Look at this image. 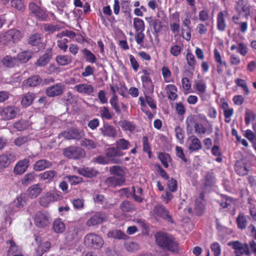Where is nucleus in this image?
Listing matches in <instances>:
<instances>
[{"instance_id":"1","label":"nucleus","mask_w":256,"mask_h":256,"mask_svg":"<svg viewBox=\"0 0 256 256\" xmlns=\"http://www.w3.org/2000/svg\"><path fill=\"white\" fill-rule=\"evenodd\" d=\"M154 237L156 244L162 249L172 252L178 250V243L172 235L167 233L158 232L156 234Z\"/></svg>"},{"instance_id":"2","label":"nucleus","mask_w":256,"mask_h":256,"mask_svg":"<svg viewBox=\"0 0 256 256\" xmlns=\"http://www.w3.org/2000/svg\"><path fill=\"white\" fill-rule=\"evenodd\" d=\"M62 198L61 192L57 190H50L46 193L40 199V204L44 207H47L52 202L60 200Z\"/></svg>"},{"instance_id":"3","label":"nucleus","mask_w":256,"mask_h":256,"mask_svg":"<svg viewBox=\"0 0 256 256\" xmlns=\"http://www.w3.org/2000/svg\"><path fill=\"white\" fill-rule=\"evenodd\" d=\"M22 38L21 32L16 30H10L0 35V44L5 46L10 42H16Z\"/></svg>"},{"instance_id":"4","label":"nucleus","mask_w":256,"mask_h":256,"mask_svg":"<svg viewBox=\"0 0 256 256\" xmlns=\"http://www.w3.org/2000/svg\"><path fill=\"white\" fill-rule=\"evenodd\" d=\"M143 74L140 76L142 87L144 92L151 94L154 90V84L150 76L152 74V70L147 68L142 70Z\"/></svg>"},{"instance_id":"5","label":"nucleus","mask_w":256,"mask_h":256,"mask_svg":"<svg viewBox=\"0 0 256 256\" xmlns=\"http://www.w3.org/2000/svg\"><path fill=\"white\" fill-rule=\"evenodd\" d=\"M152 216L156 218H161L169 222H174L172 215L170 211L163 204H158L154 206L152 210Z\"/></svg>"},{"instance_id":"6","label":"nucleus","mask_w":256,"mask_h":256,"mask_svg":"<svg viewBox=\"0 0 256 256\" xmlns=\"http://www.w3.org/2000/svg\"><path fill=\"white\" fill-rule=\"evenodd\" d=\"M84 244L88 247L99 249L102 246L104 240L99 235L91 232L88 234L84 236Z\"/></svg>"},{"instance_id":"7","label":"nucleus","mask_w":256,"mask_h":256,"mask_svg":"<svg viewBox=\"0 0 256 256\" xmlns=\"http://www.w3.org/2000/svg\"><path fill=\"white\" fill-rule=\"evenodd\" d=\"M228 246L234 250V254L236 256H242L246 255L250 256L251 254L249 246L247 243H242L238 240L230 242Z\"/></svg>"},{"instance_id":"8","label":"nucleus","mask_w":256,"mask_h":256,"mask_svg":"<svg viewBox=\"0 0 256 256\" xmlns=\"http://www.w3.org/2000/svg\"><path fill=\"white\" fill-rule=\"evenodd\" d=\"M34 222L36 227L44 228L50 224V216L49 214L44 210L37 212L34 217Z\"/></svg>"},{"instance_id":"9","label":"nucleus","mask_w":256,"mask_h":256,"mask_svg":"<svg viewBox=\"0 0 256 256\" xmlns=\"http://www.w3.org/2000/svg\"><path fill=\"white\" fill-rule=\"evenodd\" d=\"M85 152L79 146H70L63 150L64 156L69 159L78 160L85 156Z\"/></svg>"},{"instance_id":"10","label":"nucleus","mask_w":256,"mask_h":256,"mask_svg":"<svg viewBox=\"0 0 256 256\" xmlns=\"http://www.w3.org/2000/svg\"><path fill=\"white\" fill-rule=\"evenodd\" d=\"M146 20L150 28L154 30L153 34L156 37L166 28V26L164 24V22L156 17H146Z\"/></svg>"},{"instance_id":"11","label":"nucleus","mask_w":256,"mask_h":256,"mask_svg":"<svg viewBox=\"0 0 256 256\" xmlns=\"http://www.w3.org/2000/svg\"><path fill=\"white\" fill-rule=\"evenodd\" d=\"M105 154L107 159L111 163L120 164L122 162L121 160L119 158H116L122 156L124 154L116 147H110L106 150Z\"/></svg>"},{"instance_id":"12","label":"nucleus","mask_w":256,"mask_h":256,"mask_svg":"<svg viewBox=\"0 0 256 256\" xmlns=\"http://www.w3.org/2000/svg\"><path fill=\"white\" fill-rule=\"evenodd\" d=\"M106 217L102 212H96L86 221V225L88 227H93L101 224L105 221Z\"/></svg>"},{"instance_id":"13","label":"nucleus","mask_w":256,"mask_h":256,"mask_svg":"<svg viewBox=\"0 0 256 256\" xmlns=\"http://www.w3.org/2000/svg\"><path fill=\"white\" fill-rule=\"evenodd\" d=\"M187 128L192 127L194 126V131L197 135L201 138L204 137L206 132L207 128L203 124L196 122L194 118L192 117L188 118L186 121Z\"/></svg>"},{"instance_id":"14","label":"nucleus","mask_w":256,"mask_h":256,"mask_svg":"<svg viewBox=\"0 0 256 256\" xmlns=\"http://www.w3.org/2000/svg\"><path fill=\"white\" fill-rule=\"evenodd\" d=\"M82 136V134L78 129L76 128H70L67 131H64L60 133L58 137L60 138H62L66 140H80Z\"/></svg>"},{"instance_id":"15","label":"nucleus","mask_w":256,"mask_h":256,"mask_svg":"<svg viewBox=\"0 0 256 256\" xmlns=\"http://www.w3.org/2000/svg\"><path fill=\"white\" fill-rule=\"evenodd\" d=\"M64 86L61 83H57L48 87L46 90V94L48 97H55L60 96L64 92Z\"/></svg>"},{"instance_id":"16","label":"nucleus","mask_w":256,"mask_h":256,"mask_svg":"<svg viewBox=\"0 0 256 256\" xmlns=\"http://www.w3.org/2000/svg\"><path fill=\"white\" fill-rule=\"evenodd\" d=\"M205 195L203 192H200L195 200L194 210L198 215L202 214L206 208V200L204 199Z\"/></svg>"},{"instance_id":"17","label":"nucleus","mask_w":256,"mask_h":256,"mask_svg":"<svg viewBox=\"0 0 256 256\" xmlns=\"http://www.w3.org/2000/svg\"><path fill=\"white\" fill-rule=\"evenodd\" d=\"M250 4L244 0H239L235 6V9L238 14L246 17L250 14Z\"/></svg>"},{"instance_id":"18","label":"nucleus","mask_w":256,"mask_h":256,"mask_svg":"<svg viewBox=\"0 0 256 256\" xmlns=\"http://www.w3.org/2000/svg\"><path fill=\"white\" fill-rule=\"evenodd\" d=\"M30 160L28 158L20 160L14 168V172L16 175H22L28 170L30 166Z\"/></svg>"},{"instance_id":"19","label":"nucleus","mask_w":256,"mask_h":256,"mask_svg":"<svg viewBox=\"0 0 256 256\" xmlns=\"http://www.w3.org/2000/svg\"><path fill=\"white\" fill-rule=\"evenodd\" d=\"M16 108L13 106H8L4 108L0 112V116L4 120H12L16 117Z\"/></svg>"},{"instance_id":"20","label":"nucleus","mask_w":256,"mask_h":256,"mask_svg":"<svg viewBox=\"0 0 256 256\" xmlns=\"http://www.w3.org/2000/svg\"><path fill=\"white\" fill-rule=\"evenodd\" d=\"M16 156L12 152H6L0 155V170L5 168L15 160Z\"/></svg>"},{"instance_id":"21","label":"nucleus","mask_w":256,"mask_h":256,"mask_svg":"<svg viewBox=\"0 0 256 256\" xmlns=\"http://www.w3.org/2000/svg\"><path fill=\"white\" fill-rule=\"evenodd\" d=\"M102 134L106 137L115 138L118 134L117 130L114 126L108 123L104 124L100 128Z\"/></svg>"},{"instance_id":"22","label":"nucleus","mask_w":256,"mask_h":256,"mask_svg":"<svg viewBox=\"0 0 256 256\" xmlns=\"http://www.w3.org/2000/svg\"><path fill=\"white\" fill-rule=\"evenodd\" d=\"M125 182L126 178L116 176L108 177L105 180V184L107 186L112 188L122 186Z\"/></svg>"},{"instance_id":"23","label":"nucleus","mask_w":256,"mask_h":256,"mask_svg":"<svg viewBox=\"0 0 256 256\" xmlns=\"http://www.w3.org/2000/svg\"><path fill=\"white\" fill-rule=\"evenodd\" d=\"M14 206L18 210H11V212L14 213L16 212L22 208L27 204V199L26 194L24 193H22L20 194L17 196L16 198L13 201Z\"/></svg>"},{"instance_id":"24","label":"nucleus","mask_w":256,"mask_h":256,"mask_svg":"<svg viewBox=\"0 0 256 256\" xmlns=\"http://www.w3.org/2000/svg\"><path fill=\"white\" fill-rule=\"evenodd\" d=\"M29 9L30 13L44 20L46 18L47 15L44 11L42 10L38 6L35 2H31L29 4Z\"/></svg>"},{"instance_id":"25","label":"nucleus","mask_w":256,"mask_h":256,"mask_svg":"<svg viewBox=\"0 0 256 256\" xmlns=\"http://www.w3.org/2000/svg\"><path fill=\"white\" fill-rule=\"evenodd\" d=\"M52 56V48H47L44 54L41 56L36 62L38 66H46L50 60Z\"/></svg>"},{"instance_id":"26","label":"nucleus","mask_w":256,"mask_h":256,"mask_svg":"<svg viewBox=\"0 0 256 256\" xmlns=\"http://www.w3.org/2000/svg\"><path fill=\"white\" fill-rule=\"evenodd\" d=\"M52 166V162L46 159H40L35 162L33 169L36 172H40L47 168H50Z\"/></svg>"},{"instance_id":"27","label":"nucleus","mask_w":256,"mask_h":256,"mask_svg":"<svg viewBox=\"0 0 256 256\" xmlns=\"http://www.w3.org/2000/svg\"><path fill=\"white\" fill-rule=\"evenodd\" d=\"M42 79L38 75L30 76L22 82V86L24 88L36 87L42 82Z\"/></svg>"},{"instance_id":"28","label":"nucleus","mask_w":256,"mask_h":256,"mask_svg":"<svg viewBox=\"0 0 256 256\" xmlns=\"http://www.w3.org/2000/svg\"><path fill=\"white\" fill-rule=\"evenodd\" d=\"M74 90L80 94L91 95L94 92V88L91 84L86 83L78 84L74 86Z\"/></svg>"},{"instance_id":"29","label":"nucleus","mask_w":256,"mask_h":256,"mask_svg":"<svg viewBox=\"0 0 256 256\" xmlns=\"http://www.w3.org/2000/svg\"><path fill=\"white\" fill-rule=\"evenodd\" d=\"M42 192V188L39 184L30 186L27 190L26 194L32 199L38 197Z\"/></svg>"},{"instance_id":"30","label":"nucleus","mask_w":256,"mask_h":256,"mask_svg":"<svg viewBox=\"0 0 256 256\" xmlns=\"http://www.w3.org/2000/svg\"><path fill=\"white\" fill-rule=\"evenodd\" d=\"M42 35L36 32L29 36L28 40V44L32 46H40L42 44Z\"/></svg>"},{"instance_id":"31","label":"nucleus","mask_w":256,"mask_h":256,"mask_svg":"<svg viewBox=\"0 0 256 256\" xmlns=\"http://www.w3.org/2000/svg\"><path fill=\"white\" fill-rule=\"evenodd\" d=\"M188 140L190 141L188 150L190 152L196 151L202 148V144L198 138L195 136L190 137Z\"/></svg>"},{"instance_id":"32","label":"nucleus","mask_w":256,"mask_h":256,"mask_svg":"<svg viewBox=\"0 0 256 256\" xmlns=\"http://www.w3.org/2000/svg\"><path fill=\"white\" fill-rule=\"evenodd\" d=\"M165 90L168 94V97L170 100H174L178 98L176 92L178 88L173 84H167L165 87Z\"/></svg>"},{"instance_id":"33","label":"nucleus","mask_w":256,"mask_h":256,"mask_svg":"<svg viewBox=\"0 0 256 256\" xmlns=\"http://www.w3.org/2000/svg\"><path fill=\"white\" fill-rule=\"evenodd\" d=\"M78 172L80 175L90 178L96 176L98 174V172L95 169L88 167L80 168L78 170Z\"/></svg>"},{"instance_id":"34","label":"nucleus","mask_w":256,"mask_h":256,"mask_svg":"<svg viewBox=\"0 0 256 256\" xmlns=\"http://www.w3.org/2000/svg\"><path fill=\"white\" fill-rule=\"evenodd\" d=\"M249 219L250 218L248 216H244L242 213L240 214L236 220L238 228L242 230L245 229L248 225Z\"/></svg>"},{"instance_id":"35","label":"nucleus","mask_w":256,"mask_h":256,"mask_svg":"<svg viewBox=\"0 0 256 256\" xmlns=\"http://www.w3.org/2000/svg\"><path fill=\"white\" fill-rule=\"evenodd\" d=\"M110 174L114 176H118L120 178H125V168L120 166H113L110 168Z\"/></svg>"},{"instance_id":"36","label":"nucleus","mask_w":256,"mask_h":256,"mask_svg":"<svg viewBox=\"0 0 256 256\" xmlns=\"http://www.w3.org/2000/svg\"><path fill=\"white\" fill-rule=\"evenodd\" d=\"M57 175V172L54 170H49L41 173L40 175V178L48 182H50L53 181L54 178Z\"/></svg>"},{"instance_id":"37","label":"nucleus","mask_w":256,"mask_h":256,"mask_svg":"<svg viewBox=\"0 0 256 256\" xmlns=\"http://www.w3.org/2000/svg\"><path fill=\"white\" fill-rule=\"evenodd\" d=\"M184 50V46L182 43L178 44H172L170 47V52L174 57H178L180 56Z\"/></svg>"},{"instance_id":"38","label":"nucleus","mask_w":256,"mask_h":256,"mask_svg":"<svg viewBox=\"0 0 256 256\" xmlns=\"http://www.w3.org/2000/svg\"><path fill=\"white\" fill-rule=\"evenodd\" d=\"M161 71L164 82L165 83L174 82V80L172 77V72L168 66H162L161 68Z\"/></svg>"},{"instance_id":"39","label":"nucleus","mask_w":256,"mask_h":256,"mask_svg":"<svg viewBox=\"0 0 256 256\" xmlns=\"http://www.w3.org/2000/svg\"><path fill=\"white\" fill-rule=\"evenodd\" d=\"M52 228L55 232L60 234L65 230L66 226L60 218H56L53 222Z\"/></svg>"},{"instance_id":"40","label":"nucleus","mask_w":256,"mask_h":256,"mask_svg":"<svg viewBox=\"0 0 256 256\" xmlns=\"http://www.w3.org/2000/svg\"><path fill=\"white\" fill-rule=\"evenodd\" d=\"M82 52L86 62L91 64H94L96 62V57L90 50L84 48L82 50Z\"/></svg>"},{"instance_id":"41","label":"nucleus","mask_w":256,"mask_h":256,"mask_svg":"<svg viewBox=\"0 0 256 256\" xmlns=\"http://www.w3.org/2000/svg\"><path fill=\"white\" fill-rule=\"evenodd\" d=\"M107 236L108 238L118 240H126L128 238V236L124 232L119 230H114L110 231Z\"/></svg>"},{"instance_id":"42","label":"nucleus","mask_w":256,"mask_h":256,"mask_svg":"<svg viewBox=\"0 0 256 256\" xmlns=\"http://www.w3.org/2000/svg\"><path fill=\"white\" fill-rule=\"evenodd\" d=\"M56 61L58 64L64 66L72 62V58L69 55H58L56 57Z\"/></svg>"},{"instance_id":"43","label":"nucleus","mask_w":256,"mask_h":256,"mask_svg":"<svg viewBox=\"0 0 256 256\" xmlns=\"http://www.w3.org/2000/svg\"><path fill=\"white\" fill-rule=\"evenodd\" d=\"M132 196L136 202H142L144 198H142L143 190L142 188H137L136 190L134 186L132 187Z\"/></svg>"},{"instance_id":"44","label":"nucleus","mask_w":256,"mask_h":256,"mask_svg":"<svg viewBox=\"0 0 256 256\" xmlns=\"http://www.w3.org/2000/svg\"><path fill=\"white\" fill-rule=\"evenodd\" d=\"M35 98V95L34 93L28 92L22 97L21 104L23 106L27 107L30 106Z\"/></svg>"},{"instance_id":"45","label":"nucleus","mask_w":256,"mask_h":256,"mask_svg":"<svg viewBox=\"0 0 256 256\" xmlns=\"http://www.w3.org/2000/svg\"><path fill=\"white\" fill-rule=\"evenodd\" d=\"M158 158L165 168L168 167V162H170L172 160L171 157L168 154L160 152L158 154Z\"/></svg>"},{"instance_id":"46","label":"nucleus","mask_w":256,"mask_h":256,"mask_svg":"<svg viewBox=\"0 0 256 256\" xmlns=\"http://www.w3.org/2000/svg\"><path fill=\"white\" fill-rule=\"evenodd\" d=\"M130 146V144L128 140L120 138L116 142V147L120 150H128Z\"/></svg>"},{"instance_id":"47","label":"nucleus","mask_w":256,"mask_h":256,"mask_svg":"<svg viewBox=\"0 0 256 256\" xmlns=\"http://www.w3.org/2000/svg\"><path fill=\"white\" fill-rule=\"evenodd\" d=\"M120 126L124 131H129L130 132H133L136 128L135 124L132 122L127 120L120 121Z\"/></svg>"},{"instance_id":"48","label":"nucleus","mask_w":256,"mask_h":256,"mask_svg":"<svg viewBox=\"0 0 256 256\" xmlns=\"http://www.w3.org/2000/svg\"><path fill=\"white\" fill-rule=\"evenodd\" d=\"M80 146L88 150H92L96 148L98 143L92 140L84 138L80 142Z\"/></svg>"},{"instance_id":"49","label":"nucleus","mask_w":256,"mask_h":256,"mask_svg":"<svg viewBox=\"0 0 256 256\" xmlns=\"http://www.w3.org/2000/svg\"><path fill=\"white\" fill-rule=\"evenodd\" d=\"M256 114L251 110L246 108L245 111L244 122L246 126L250 124L251 121L255 120Z\"/></svg>"},{"instance_id":"50","label":"nucleus","mask_w":256,"mask_h":256,"mask_svg":"<svg viewBox=\"0 0 256 256\" xmlns=\"http://www.w3.org/2000/svg\"><path fill=\"white\" fill-rule=\"evenodd\" d=\"M78 232L76 230H72L68 232L66 234V240L72 244L76 242L78 240Z\"/></svg>"},{"instance_id":"51","label":"nucleus","mask_w":256,"mask_h":256,"mask_svg":"<svg viewBox=\"0 0 256 256\" xmlns=\"http://www.w3.org/2000/svg\"><path fill=\"white\" fill-rule=\"evenodd\" d=\"M134 27L136 32H144L145 29L144 21L140 18H134Z\"/></svg>"},{"instance_id":"52","label":"nucleus","mask_w":256,"mask_h":256,"mask_svg":"<svg viewBox=\"0 0 256 256\" xmlns=\"http://www.w3.org/2000/svg\"><path fill=\"white\" fill-rule=\"evenodd\" d=\"M36 176L34 172H32L25 174L22 180V184L23 185L27 186L32 182Z\"/></svg>"},{"instance_id":"53","label":"nucleus","mask_w":256,"mask_h":256,"mask_svg":"<svg viewBox=\"0 0 256 256\" xmlns=\"http://www.w3.org/2000/svg\"><path fill=\"white\" fill-rule=\"evenodd\" d=\"M8 242L10 246L8 251V256H12L21 252V250L19 248L18 246L16 245L12 240H10Z\"/></svg>"},{"instance_id":"54","label":"nucleus","mask_w":256,"mask_h":256,"mask_svg":"<svg viewBox=\"0 0 256 256\" xmlns=\"http://www.w3.org/2000/svg\"><path fill=\"white\" fill-rule=\"evenodd\" d=\"M32 58V52L28 50H26L19 53L17 56V58L19 61L22 63L28 62Z\"/></svg>"},{"instance_id":"55","label":"nucleus","mask_w":256,"mask_h":256,"mask_svg":"<svg viewBox=\"0 0 256 256\" xmlns=\"http://www.w3.org/2000/svg\"><path fill=\"white\" fill-rule=\"evenodd\" d=\"M100 115L102 119L110 120L113 116L112 112H110L108 108L106 106H103L100 108Z\"/></svg>"},{"instance_id":"56","label":"nucleus","mask_w":256,"mask_h":256,"mask_svg":"<svg viewBox=\"0 0 256 256\" xmlns=\"http://www.w3.org/2000/svg\"><path fill=\"white\" fill-rule=\"evenodd\" d=\"M4 66L8 68H12L16 64V58L10 56H6L2 60Z\"/></svg>"},{"instance_id":"57","label":"nucleus","mask_w":256,"mask_h":256,"mask_svg":"<svg viewBox=\"0 0 256 256\" xmlns=\"http://www.w3.org/2000/svg\"><path fill=\"white\" fill-rule=\"evenodd\" d=\"M11 6L16 10L23 12L25 9L24 0H10Z\"/></svg>"},{"instance_id":"58","label":"nucleus","mask_w":256,"mask_h":256,"mask_svg":"<svg viewBox=\"0 0 256 256\" xmlns=\"http://www.w3.org/2000/svg\"><path fill=\"white\" fill-rule=\"evenodd\" d=\"M217 26L218 30L223 31L224 30L226 24L224 18V14L223 12H220L218 14L217 18Z\"/></svg>"},{"instance_id":"59","label":"nucleus","mask_w":256,"mask_h":256,"mask_svg":"<svg viewBox=\"0 0 256 256\" xmlns=\"http://www.w3.org/2000/svg\"><path fill=\"white\" fill-rule=\"evenodd\" d=\"M112 108L117 114L121 112V110L118 103V97L116 95L112 96L110 100Z\"/></svg>"},{"instance_id":"60","label":"nucleus","mask_w":256,"mask_h":256,"mask_svg":"<svg viewBox=\"0 0 256 256\" xmlns=\"http://www.w3.org/2000/svg\"><path fill=\"white\" fill-rule=\"evenodd\" d=\"M120 208L124 212H131L135 210L132 204L128 200L122 202L120 204Z\"/></svg>"},{"instance_id":"61","label":"nucleus","mask_w":256,"mask_h":256,"mask_svg":"<svg viewBox=\"0 0 256 256\" xmlns=\"http://www.w3.org/2000/svg\"><path fill=\"white\" fill-rule=\"evenodd\" d=\"M194 87L200 94H203L205 92L206 88V82L202 80L196 81Z\"/></svg>"},{"instance_id":"62","label":"nucleus","mask_w":256,"mask_h":256,"mask_svg":"<svg viewBox=\"0 0 256 256\" xmlns=\"http://www.w3.org/2000/svg\"><path fill=\"white\" fill-rule=\"evenodd\" d=\"M142 146L144 152L148 153L149 158H151L152 152L151 147L148 142V139L146 136H144L142 138Z\"/></svg>"},{"instance_id":"63","label":"nucleus","mask_w":256,"mask_h":256,"mask_svg":"<svg viewBox=\"0 0 256 256\" xmlns=\"http://www.w3.org/2000/svg\"><path fill=\"white\" fill-rule=\"evenodd\" d=\"M244 136L253 144L254 148L256 150V135L250 130L246 131Z\"/></svg>"},{"instance_id":"64","label":"nucleus","mask_w":256,"mask_h":256,"mask_svg":"<svg viewBox=\"0 0 256 256\" xmlns=\"http://www.w3.org/2000/svg\"><path fill=\"white\" fill-rule=\"evenodd\" d=\"M211 151L212 154L216 157V160L218 162H220L222 161V158H221L222 151L220 147L215 145L212 148Z\"/></svg>"}]
</instances>
